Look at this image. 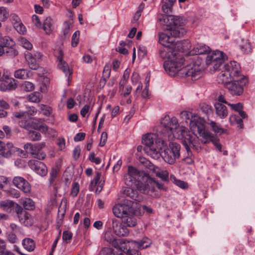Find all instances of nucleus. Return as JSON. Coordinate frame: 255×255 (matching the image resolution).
<instances>
[{"instance_id":"4","label":"nucleus","mask_w":255,"mask_h":255,"mask_svg":"<svg viewBox=\"0 0 255 255\" xmlns=\"http://www.w3.org/2000/svg\"><path fill=\"white\" fill-rule=\"evenodd\" d=\"M240 71L239 64L236 61H231L224 65L217 77V81L219 83L225 84L226 86L233 78L239 77Z\"/></svg>"},{"instance_id":"9","label":"nucleus","mask_w":255,"mask_h":255,"mask_svg":"<svg viewBox=\"0 0 255 255\" xmlns=\"http://www.w3.org/2000/svg\"><path fill=\"white\" fill-rule=\"evenodd\" d=\"M156 135L153 133L146 134L142 137V143L145 145V150L154 158L159 157V149H161V147L156 146Z\"/></svg>"},{"instance_id":"58","label":"nucleus","mask_w":255,"mask_h":255,"mask_svg":"<svg viewBox=\"0 0 255 255\" xmlns=\"http://www.w3.org/2000/svg\"><path fill=\"white\" fill-rule=\"evenodd\" d=\"M123 249L125 250V253L126 252V251H127V255H140V253L137 250L134 249L127 250L124 247L123 248Z\"/></svg>"},{"instance_id":"31","label":"nucleus","mask_w":255,"mask_h":255,"mask_svg":"<svg viewBox=\"0 0 255 255\" xmlns=\"http://www.w3.org/2000/svg\"><path fill=\"white\" fill-rule=\"evenodd\" d=\"M42 27L47 34H50L54 29L53 19L50 17H46Z\"/></svg>"},{"instance_id":"34","label":"nucleus","mask_w":255,"mask_h":255,"mask_svg":"<svg viewBox=\"0 0 255 255\" xmlns=\"http://www.w3.org/2000/svg\"><path fill=\"white\" fill-rule=\"evenodd\" d=\"M118 251L115 252V250L110 248H105L100 252V255H124L122 252L125 250L122 249H117Z\"/></svg>"},{"instance_id":"33","label":"nucleus","mask_w":255,"mask_h":255,"mask_svg":"<svg viewBox=\"0 0 255 255\" xmlns=\"http://www.w3.org/2000/svg\"><path fill=\"white\" fill-rule=\"evenodd\" d=\"M23 248L28 252L33 251L35 248L34 241L30 238H25L22 241Z\"/></svg>"},{"instance_id":"11","label":"nucleus","mask_w":255,"mask_h":255,"mask_svg":"<svg viewBox=\"0 0 255 255\" xmlns=\"http://www.w3.org/2000/svg\"><path fill=\"white\" fill-rule=\"evenodd\" d=\"M170 35L172 36L170 34L168 27H166V33L161 32L158 34V41L161 44L164 46L163 47L159 49V54L160 57L162 59L164 60V61H166L168 60V56L167 57H162L161 55V51L163 50L165 48L168 49V51H170V53H172L175 56H177V55H180L177 53L175 51H173L169 47L170 46L174 43L172 38L171 37Z\"/></svg>"},{"instance_id":"61","label":"nucleus","mask_w":255,"mask_h":255,"mask_svg":"<svg viewBox=\"0 0 255 255\" xmlns=\"http://www.w3.org/2000/svg\"><path fill=\"white\" fill-rule=\"evenodd\" d=\"M89 160L96 164H99L101 162V159L99 157H96L94 153H92L89 156Z\"/></svg>"},{"instance_id":"22","label":"nucleus","mask_w":255,"mask_h":255,"mask_svg":"<svg viewBox=\"0 0 255 255\" xmlns=\"http://www.w3.org/2000/svg\"><path fill=\"white\" fill-rule=\"evenodd\" d=\"M0 80L3 82L0 86L1 91L13 90L17 87V84L13 78L5 76V78L2 77Z\"/></svg>"},{"instance_id":"48","label":"nucleus","mask_w":255,"mask_h":255,"mask_svg":"<svg viewBox=\"0 0 255 255\" xmlns=\"http://www.w3.org/2000/svg\"><path fill=\"white\" fill-rule=\"evenodd\" d=\"M23 87L26 91H32L34 89V85L30 82L25 81L23 84Z\"/></svg>"},{"instance_id":"29","label":"nucleus","mask_w":255,"mask_h":255,"mask_svg":"<svg viewBox=\"0 0 255 255\" xmlns=\"http://www.w3.org/2000/svg\"><path fill=\"white\" fill-rule=\"evenodd\" d=\"M131 242L135 244V247L139 250L147 248L151 244V240L146 237H143L140 241H131Z\"/></svg>"},{"instance_id":"49","label":"nucleus","mask_w":255,"mask_h":255,"mask_svg":"<svg viewBox=\"0 0 255 255\" xmlns=\"http://www.w3.org/2000/svg\"><path fill=\"white\" fill-rule=\"evenodd\" d=\"M13 26L16 30L20 34H23L25 32V28L21 22L14 24Z\"/></svg>"},{"instance_id":"13","label":"nucleus","mask_w":255,"mask_h":255,"mask_svg":"<svg viewBox=\"0 0 255 255\" xmlns=\"http://www.w3.org/2000/svg\"><path fill=\"white\" fill-rule=\"evenodd\" d=\"M176 0H162V10L165 14H161L158 18L159 21L162 24H168L167 21L170 20V15L167 16L166 14H169L171 12L172 7L175 2Z\"/></svg>"},{"instance_id":"51","label":"nucleus","mask_w":255,"mask_h":255,"mask_svg":"<svg viewBox=\"0 0 255 255\" xmlns=\"http://www.w3.org/2000/svg\"><path fill=\"white\" fill-rule=\"evenodd\" d=\"M79 191V185L77 183H74L71 191V195L73 197H76Z\"/></svg>"},{"instance_id":"7","label":"nucleus","mask_w":255,"mask_h":255,"mask_svg":"<svg viewBox=\"0 0 255 255\" xmlns=\"http://www.w3.org/2000/svg\"><path fill=\"white\" fill-rule=\"evenodd\" d=\"M193 128L195 131L198 132V137L204 144L209 143L212 142L216 148L220 151L222 149V145L219 142V140L211 132L206 130L204 125H199V127H194Z\"/></svg>"},{"instance_id":"43","label":"nucleus","mask_w":255,"mask_h":255,"mask_svg":"<svg viewBox=\"0 0 255 255\" xmlns=\"http://www.w3.org/2000/svg\"><path fill=\"white\" fill-rule=\"evenodd\" d=\"M170 179L173 182V183L178 187L183 189L187 188V183L183 181L177 179L174 175H171L170 176Z\"/></svg>"},{"instance_id":"38","label":"nucleus","mask_w":255,"mask_h":255,"mask_svg":"<svg viewBox=\"0 0 255 255\" xmlns=\"http://www.w3.org/2000/svg\"><path fill=\"white\" fill-rule=\"evenodd\" d=\"M27 100L31 102L38 103L41 99V95L39 92H34L30 94L27 98Z\"/></svg>"},{"instance_id":"42","label":"nucleus","mask_w":255,"mask_h":255,"mask_svg":"<svg viewBox=\"0 0 255 255\" xmlns=\"http://www.w3.org/2000/svg\"><path fill=\"white\" fill-rule=\"evenodd\" d=\"M190 141L191 142H189L188 145L189 148H185L189 155H192L191 151H190V147H192V148L197 151H199L201 150V147L198 145L195 144L192 137L190 138Z\"/></svg>"},{"instance_id":"57","label":"nucleus","mask_w":255,"mask_h":255,"mask_svg":"<svg viewBox=\"0 0 255 255\" xmlns=\"http://www.w3.org/2000/svg\"><path fill=\"white\" fill-rule=\"evenodd\" d=\"M111 73L110 66L106 65L104 68L103 76L105 78H108L110 77Z\"/></svg>"},{"instance_id":"14","label":"nucleus","mask_w":255,"mask_h":255,"mask_svg":"<svg viewBox=\"0 0 255 255\" xmlns=\"http://www.w3.org/2000/svg\"><path fill=\"white\" fill-rule=\"evenodd\" d=\"M132 210L133 208L131 205L118 204L113 208V212L117 217L122 219L127 215H129Z\"/></svg>"},{"instance_id":"28","label":"nucleus","mask_w":255,"mask_h":255,"mask_svg":"<svg viewBox=\"0 0 255 255\" xmlns=\"http://www.w3.org/2000/svg\"><path fill=\"white\" fill-rule=\"evenodd\" d=\"M210 48L204 44H197L191 51L192 54L200 55L209 53Z\"/></svg>"},{"instance_id":"12","label":"nucleus","mask_w":255,"mask_h":255,"mask_svg":"<svg viewBox=\"0 0 255 255\" xmlns=\"http://www.w3.org/2000/svg\"><path fill=\"white\" fill-rule=\"evenodd\" d=\"M45 146L44 142H40L35 144L27 143L24 146V148L26 152L33 157L38 159V160H43L46 156L45 152L42 151V149Z\"/></svg>"},{"instance_id":"39","label":"nucleus","mask_w":255,"mask_h":255,"mask_svg":"<svg viewBox=\"0 0 255 255\" xmlns=\"http://www.w3.org/2000/svg\"><path fill=\"white\" fill-rule=\"evenodd\" d=\"M230 121L231 124H234L236 123L238 124V127L240 128H243V120L239 117L237 115H232L230 118Z\"/></svg>"},{"instance_id":"2","label":"nucleus","mask_w":255,"mask_h":255,"mask_svg":"<svg viewBox=\"0 0 255 255\" xmlns=\"http://www.w3.org/2000/svg\"><path fill=\"white\" fill-rule=\"evenodd\" d=\"M124 180L127 186H135L139 191L145 194L153 196L151 193H154L155 197L158 196V195L155 193L156 192V188L159 190H166L163 184L156 181L148 174L139 171L132 166H128V173L124 175Z\"/></svg>"},{"instance_id":"46","label":"nucleus","mask_w":255,"mask_h":255,"mask_svg":"<svg viewBox=\"0 0 255 255\" xmlns=\"http://www.w3.org/2000/svg\"><path fill=\"white\" fill-rule=\"evenodd\" d=\"M6 238L7 240L12 244L16 243L18 241L17 237L13 232H7L6 234Z\"/></svg>"},{"instance_id":"21","label":"nucleus","mask_w":255,"mask_h":255,"mask_svg":"<svg viewBox=\"0 0 255 255\" xmlns=\"http://www.w3.org/2000/svg\"><path fill=\"white\" fill-rule=\"evenodd\" d=\"M16 213L20 222L25 226H31L32 225L30 215L19 206L17 208Z\"/></svg>"},{"instance_id":"63","label":"nucleus","mask_w":255,"mask_h":255,"mask_svg":"<svg viewBox=\"0 0 255 255\" xmlns=\"http://www.w3.org/2000/svg\"><path fill=\"white\" fill-rule=\"evenodd\" d=\"M36 128L44 133L46 132L48 130L47 126L43 123H41L39 126H37Z\"/></svg>"},{"instance_id":"25","label":"nucleus","mask_w":255,"mask_h":255,"mask_svg":"<svg viewBox=\"0 0 255 255\" xmlns=\"http://www.w3.org/2000/svg\"><path fill=\"white\" fill-rule=\"evenodd\" d=\"M25 58L29 68L33 70H37L39 68V65L36 62L35 58L30 52L25 53Z\"/></svg>"},{"instance_id":"26","label":"nucleus","mask_w":255,"mask_h":255,"mask_svg":"<svg viewBox=\"0 0 255 255\" xmlns=\"http://www.w3.org/2000/svg\"><path fill=\"white\" fill-rule=\"evenodd\" d=\"M124 193L127 196L136 202H140L142 200V197L141 195L138 194L137 191L134 190L133 189L128 187L124 191Z\"/></svg>"},{"instance_id":"56","label":"nucleus","mask_w":255,"mask_h":255,"mask_svg":"<svg viewBox=\"0 0 255 255\" xmlns=\"http://www.w3.org/2000/svg\"><path fill=\"white\" fill-rule=\"evenodd\" d=\"M108 134L106 132H103L101 134V140L99 143L100 146H103L106 143Z\"/></svg>"},{"instance_id":"1","label":"nucleus","mask_w":255,"mask_h":255,"mask_svg":"<svg viewBox=\"0 0 255 255\" xmlns=\"http://www.w3.org/2000/svg\"><path fill=\"white\" fill-rule=\"evenodd\" d=\"M161 55L162 57L168 56V60L164 61L163 67L169 75L174 76L180 72L181 74L190 77L193 80H197L201 76L203 68L199 61H197L183 67L185 59L182 55L175 56L167 48L161 51Z\"/></svg>"},{"instance_id":"54","label":"nucleus","mask_w":255,"mask_h":255,"mask_svg":"<svg viewBox=\"0 0 255 255\" xmlns=\"http://www.w3.org/2000/svg\"><path fill=\"white\" fill-rule=\"evenodd\" d=\"M72 237V234L68 231H64L63 233L62 239L66 243L70 241Z\"/></svg>"},{"instance_id":"6","label":"nucleus","mask_w":255,"mask_h":255,"mask_svg":"<svg viewBox=\"0 0 255 255\" xmlns=\"http://www.w3.org/2000/svg\"><path fill=\"white\" fill-rule=\"evenodd\" d=\"M249 83L248 78L240 72L238 78H233L229 83H227L226 88L229 93L233 96H241L244 91V88Z\"/></svg>"},{"instance_id":"35","label":"nucleus","mask_w":255,"mask_h":255,"mask_svg":"<svg viewBox=\"0 0 255 255\" xmlns=\"http://www.w3.org/2000/svg\"><path fill=\"white\" fill-rule=\"evenodd\" d=\"M207 124L210 126L212 130L216 133L221 134L225 131L218 123L214 121L209 120Z\"/></svg>"},{"instance_id":"36","label":"nucleus","mask_w":255,"mask_h":255,"mask_svg":"<svg viewBox=\"0 0 255 255\" xmlns=\"http://www.w3.org/2000/svg\"><path fill=\"white\" fill-rule=\"evenodd\" d=\"M30 71L25 69H19L15 71L14 76L16 78L26 79L29 77Z\"/></svg>"},{"instance_id":"18","label":"nucleus","mask_w":255,"mask_h":255,"mask_svg":"<svg viewBox=\"0 0 255 255\" xmlns=\"http://www.w3.org/2000/svg\"><path fill=\"white\" fill-rule=\"evenodd\" d=\"M105 240L111 244L116 249H123V245L129 242L124 239H116L110 231L106 232L105 234Z\"/></svg>"},{"instance_id":"16","label":"nucleus","mask_w":255,"mask_h":255,"mask_svg":"<svg viewBox=\"0 0 255 255\" xmlns=\"http://www.w3.org/2000/svg\"><path fill=\"white\" fill-rule=\"evenodd\" d=\"M28 165L31 169L42 176H45L47 173V167L41 161L32 159L29 161Z\"/></svg>"},{"instance_id":"47","label":"nucleus","mask_w":255,"mask_h":255,"mask_svg":"<svg viewBox=\"0 0 255 255\" xmlns=\"http://www.w3.org/2000/svg\"><path fill=\"white\" fill-rule=\"evenodd\" d=\"M40 109L43 112V115L49 116L51 113V108L46 105L41 104L39 105Z\"/></svg>"},{"instance_id":"60","label":"nucleus","mask_w":255,"mask_h":255,"mask_svg":"<svg viewBox=\"0 0 255 255\" xmlns=\"http://www.w3.org/2000/svg\"><path fill=\"white\" fill-rule=\"evenodd\" d=\"M57 144L60 149L62 150L65 147V141L64 138L60 137L57 139Z\"/></svg>"},{"instance_id":"32","label":"nucleus","mask_w":255,"mask_h":255,"mask_svg":"<svg viewBox=\"0 0 255 255\" xmlns=\"http://www.w3.org/2000/svg\"><path fill=\"white\" fill-rule=\"evenodd\" d=\"M19 202L25 210H33L35 208L34 202L30 198H21Z\"/></svg>"},{"instance_id":"10","label":"nucleus","mask_w":255,"mask_h":255,"mask_svg":"<svg viewBox=\"0 0 255 255\" xmlns=\"http://www.w3.org/2000/svg\"><path fill=\"white\" fill-rule=\"evenodd\" d=\"M225 58L224 53L219 50L209 52L206 57V64L211 69L217 70L224 63Z\"/></svg>"},{"instance_id":"62","label":"nucleus","mask_w":255,"mask_h":255,"mask_svg":"<svg viewBox=\"0 0 255 255\" xmlns=\"http://www.w3.org/2000/svg\"><path fill=\"white\" fill-rule=\"evenodd\" d=\"M58 172L56 169H52L50 173V178L49 181L51 183H52L55 179L57 177Z\"/></svg>"},{"instance_id":"23","label":"nucleus","mask_w":255,"mask_h":255,"mask_svg":"<svg viewBox=\"0 0 255 255\" xmlns=\"http://www.w3.org/2000/svg\"><path fill=\"white\" fill-rule=\"evenodd\" d=\"M149 169L152 171L157 177H158L162 180L164 181L168 180L169 173L166 170L161 169L158 166H156L151 163L149 164Z\"/></svg>"},{"instance_id":"30","label":"nucleus","mask_w":255,"mask_h":255,"mask_svg":"<svg viewBox=\"0 0 255 255\" xmlns=\"http://www.w3.org/2000/svg\"><path fill=\"white\" fill-rule=\"evenodd\" d=\"M0 42H1V45L3 46V47L8 48L9 51H5L6 53H8L9 51L10 52H15L13 48H12V47L14 45V42L9 37L4 36L1 37V36Z\"/></svg>"},{"instance_id":"15","label":"nucleus","mask_w":255,"mask_h":255,"mask_svg":"<svg viewBox=\"0 0 255 255\" xmlns=\"http://www.w3.org/2000/svg\"><path fill=\"white\" fill-rule=\"evenodd\" d=\"M182 117H185V119L190 120V129L194 134L198 136V132L195 131L193 128L194 127H198L199 125H204L201 122V119L198 116L193 115L191 112L187 111H183L181 113Z\"/></svg>"},{"instance_id":"55","label":"nucleus","mask_w":255,"mask_h":255,"mask_svg":"<svg viewBox=\"0 0 255 255\" xmlns=\"http://www.w3.org/2000/svg\"><path fill=\"white\" fill-rule=\"evenodd\" d=\"M30 137L32 140L36 141L40 139L41 135L39 132L33 131L30 133Z\"/></svg>"},{"instance_id":"37","label":"nucleus","mask_w":255,"mask_h":255,"mask_svg":"<svg viewBox=\"0 0 255 255\" xmlns=\"http://www.w3.org/2000/svg\"><path fill=\"white\" fill-rule=\"evenodd\" d=\"M101 174L99 172H97L96 174V176L94 177V179L91 181V184L92 185L96 186H97V188L96 189V192L99 191L100 192L102 189L103 184H101V182L100 181V177Z\"/></svg>"},{"instance_id":"19","label":"nucleus","mask_w":255,"mask_h":255,"mask_svg":"<svg viewBox=\"0 0 255 255\" xmlns=\"http://www.w3.org/2000/svg\"><path fill=\"white\" fill-rule=\"evenodd\" d=\"M57 52V59L58 60V67L62 71L66 76H68V79L69 80L70 76L72 74V69L70 68L67 63L63 60V53L62 51L59 50Z\"/></svg>"},{"instance_id":"5","label":"nucleus","mask_w":255,"mask_h":255,"mask_svg":"<svg viewBox=\"0 0 255 255\" xmlns=\"http://www.w3.org/2000/svg\"><path fill=\"white\" fill-rule=\"evenodd\" d=\"M180 145L175 142H170L168 146L159 149V156L161 155L163 160L169 164H174L180 156Z\"/></svg>"},{"instance_id":"64","label":"nucleus","mask_w":255,"mask_h":255,"mask_svg":"<svg viewBox=\"0 0 255 255\" xmlns=\"http://www.w3.org/2000/svg\"><path fill=\"white\" fill-rule=\"evenodd\" d=\"M90 109L89 105H86L81 110V115L83 117H85Z\"/></svg>"},{"instance_id":"24","label":"nucleus","mask_w":255,"mask_h":255,"mask_svg":"<svg viewBox=\"0 0 255 255\" xmlns=\"http://www.w3.org/2000/svg\"><path fill=\"white\" fill-rule=\"evenodd\" d=\"M216 115L220 119L226 118L228 115L226 106L222 103L215 102L214 104Z\"/></svg>"},{"instance_id":"52","label":"nucleus","mask_w":255,"mask_h":255,"mask_svg":"<svg viewBox=\"0 0 255 255\" xmlns=\"http://www.w3.org/2000/svg\"><path fill=\"white\" fill-rule=\"evenodd\" d=\"M228 105L232 109L238 112H239L241 110H243V106L240 103L235 104L229 103L228 104Z\"/></svg>"},{"instance_id":"45","label":"nucleus","mask_w":255,"mask_h":255,"mask_svg":"<svg viewBox=\"0 0 255 255\" xmlns=\"http://www.w3.org/2000/svg\"><path fill=\"white\" fill-rule=\"evenodd\" d=\"M80 32L79 30L75 31L72 35L71 45L73 47H76L79 43Z\"/></svg>"},{"instance_id":"27","label":"nucleus","mask_w":255,"mask_h":255,"mask_svg":"<svg viewBox=\"0 0 255 255\" xmlns=\"http://www.w3.org/2000/svg\"><path fill=\"white\" fill-rule=\"evenodd\" d=\"M134 211L132 210L129 215H127L122 218V222L129 227H135L136 225V220L134 217Z\"/></svg>"},{"instance_id":"40","label":"nucleus","mask_w":255,"mask_h":255,"mask_svg":"<svg viewBox=\"0 0 255 255\" xmlns=\"http://www.w3.org/2000/svg\"><path fill=\"white\" fill-rule=\"evenodd\" d=\"M14 203L10 200L0 201V208L4 211H8L13 206Z\"/></svg>"},{"instance_id":"3","label":"nucleus","mask_w":255,"mask_h":255,"mask_svg":"<svg viewBox=\"0 0 255 255\" xmlns=\"http://www.w3.org/2000/svg\"><path fill=\"white\" fill-rule=\"evenodd\" d=\"M159 132L165 138H169L173 135L175 137L182 140L185 148H189L188 145L191 142L190 138L192 136L188 128L179 125L175 117L170 118L168 116H166L163 118L161 121Z\"/></svg>"},{"instance_id":"41","label":"nucleus","mask_w":255,"mask_h":255,"mask_svg":"<svg viewBox=\"0 0 255 255\" xmlns=\"http://www.w3.org/2000/svg\"><path fill=\"white\" fill-rule=\"evenodd\" d=\"M9 16V11L7 9L3 6L0 7V20L2 21H5Z\"/></svg>"},{"instance_id":"50","label":"nucleus","mask_w":255,"mask_h":255,"mask_svg":"<svg viewBox=\"0 0 255 255\" xmlns=\"http://www.w3.org/2000/svg\"><path fill=\"white\" fill-rule=\"evenodd\" d=\"M32 21L34 25L37 28H41L42 24L39 17L36 14H34L32 16Z\"/></svg>"},{"instance_id":"59","label":"nucleus","mask_w":255,"mask_h":255,"mask_svg":"<svg viewBox=\"0 0 255 255\" xmlns=\"http://www.w3.org/2000/svg\"><path fill=\"white\" fill-rule=\"evenodd\" d=\"M81 152V149L79 146H76L75 147L73 150V157L75 159L77 160L80 156Z\"/></svg>"},{"instance_id":"17","label":"nucleus","mask_w":255,"mask_h":255,"mask_svg":"<svg viewBox=\"0 0 255 255\" xmlns=\"http://www.w3.org/2000/svg\"><path fill=\"white\" fill-rule=\"evenodd\" d=\"M112 228L115 234L119 237H127L129 234V230L127 226L117 219L113 220Z\"/></svg>"},{"instance_id":"8","label":"nucleus","mask_w":255,"mask_h":255,"mask_svg":"<svg viewBox=\"0 0 255 255\" xmlns=\"http://www.w3.org/2000/svg\"><path fill=\"white\" fill-rule=\"evenodd\" d=\"M170 22L167 24L170 35L173 37H181L184 35L186 30L182 26L185 24V20L178 16H170Z\"/></svg>"},{"instance_id":"44","label":"nucleus","mask_w":255,"mask_h":255,"mask_svg":"<svg viewBox=\"0 0 255 255\" xmlns=\"http://www.w3.org/2000/svg\"><path fill=\"white\" fill-rule=\"evenodd\" d=\"M19 42L20 45L27 50H31L33 47L32 44L25 38H21L19 40Z\"/></svg>"},{"instance_id":"53","label":"nucleus","mask_w":255,"mask_h":255,"mask_svg":"<svg viewBox=\"0 0 255 255\" xmlns=\"http://www.w3.org/2000/svg\"><path fill=\"white\" fill-rule=\"evenodd\" d=\"M13 117L15 119L21 120L26 119V113L24 112H14Z\"/></svg>"},{"instance_id":"20","label":"nucleus","mask_w":255,"mask_h":255,"mask_svg":"<svg viewBox=\"0 0 255 255\" xmlns=\"http://www.w3.org/2000/svg\"><path fill=\"white\" fill-rule=\"evenodd\" d=\"M12 182L15 186L24 193H28L31 191L30 184L23 177L20 176L15 177L12 180Z\"/></svg>"}]
</instances>
